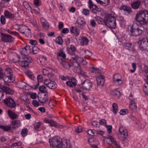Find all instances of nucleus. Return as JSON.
Here are the masks:
<instances>
[{
  "mask_svg": "<svg viewBox=\"0 0 148 148\" xmlns=\"http://www.w3.org/2000/svg\"><path fill=\"white\" fill-rule=\"evenodd\" d=\"M49 142L51 146L57 148H71L70 144L67 143L66 141L62 143V140L59 137L56 136L49 140Z\"/></svg>",
  "mask_w": 148,
  "mask_h": 148,
  "instance_id": "obj_1",
  "label": "nucleus"
},
{
  "mask_svg": "<svg viewBox=\"0 0 148 148\" xmlns=\"http://www.w3.org/2000/svg\"><path fill=\"white\" fill-rule=\"evenodd\" d=\"M135 20L141 25L148 23V11L140 10L136 15Z\"/></svg>",
  "mask_w": 148,
  "mask_h": 148,
  "instance_id": "obj_2",
  "label": "nucleus"
},
{
  "mask_svg": "<svg viewBox=\"0 0 148 148\" xmlns=\"http://www.w3.org/2000/svg\"><path fill=\"white\" fill-rule=\"evenodd\" d=\"M104 23L108 27L115 29L116 27L115 17L110 13L106 14L105 16Z\"/></svg>",
  "mask_w": 148,
  "mask_h": 148,
  "instance_id": "obj_3",
  "label": "nucleus"
},
{
  "mask_svg": "<svg viewBox=\"0 0 148 148\" xmlns=\"http://www.w3.org/2000/svg\"><path fill=\"white\" fill-rule=\"evenodd\" d=\"M145 28L142 25H138L136 23H134L131 27L130 31L131 36H137L144 33Z\"/></svg>",
  "mask_w": 148,
  "mask_h": 148,
  "instance_id": "obj_4",
  "label": "nucleus"
},
{
  "mask_svg": "<svg viewBox=\"0 0 148 148\" xmlns=\"http://www.w3.org/2000/svg\"><path fill=\"white\" fill-rule=\"evenodd\" d=\"M1 40L5 42H11L14 40V38L10 35L0 32Z\"/></svg>",
  "mask_w": 148,
  "mask_h": 148,
  "instance_id": "obj_5",
  "label": "nucleus"
},
{
  "mask_svg": "<svg viewBox=\"0 0 148 148\" xmlns=\"http://www.w3.org/2000/svg\"><path fill=\"white\" fill-rule=\"evenodd\" d=\"M139 46L140 49L141 50L148 51V37L143 38L140 40Z\"/></svg>",
  "mask_w": 148,
  "mask_h": 148,
  "instance_id": "obj_6",
  "label": "nucleus"
},
{
  "mask_svg": "<svg viewBox=\"0 0 148 148\" xmlns=\"http://www.w3.org/2000/svg\"><path fill=\"white\" fill-rule=\"evenodd\" d=\"M4 103L8 106L11 108H15L16 107V104L14 100L11 98H8L4 99L3 100Z\"/></svg>",
  "mask_w": 148,
  "mask_h": 148,
  "instance_id": "obj_7",
  "label": "nucleus"
},
{
  "mask_svg": "<svg viewBox=\"0 0 148 148\" xmlns=\"http://www.w3.org/2000/svg\"><path fill=\"white\" fill-rule=\"evenodd\" d=\"M88 5L90 10L93 13L96 14L98 12L100 11L101 10L96 5L93 4L91 0H89Z\"/></svg>",
  "mask_w": 148,
  "mask_h": 148,
  "instance_id": "obj_8",
  "label": "nucleus"
},
{
  "mask_svg": "<svg viewBox=\"0 0 148 148\" xmlns=\"http://www.w3.org/2000/svg\"><path fill=\"white\" fill-rule=\"evenodd\" d=\"M15 56L16 57L17 59L16 60L15 59L13 58L12 60L13 62H19L20 64L23 67H25L28 66L29 63L27 62L26 60H24L22 61H20L19 59L20 58V56L16 53H15Z\"/></svg>",
  "mask_w": 148,
  "mask_h": 148,
  "instance_id": "obj_9",
  "label": "nucleus"
},
{
  "mask_svg": "<svg viewBox=\"0 0 148 148\" xmlns=\"http://www.w3.org/2000/svg\"><path fill=\"white\" fill-rule=\"evenodd\" d=\"M106 141L107 143L111 144L112 143L115 146L116 148H122L120 145L114 140V139L112 136H109L106 138Z\"/></svg>",
  "mask_w": 148,
  "mask_h": 148,
  "instance_id": "obj_10",
  "label": "nucleus"
},
{
  "mask_svg": "<svg viewBox=\"0 0 148 148\" xmlns=\"http://www.w3.org/2000/svg\"><path fill=\"white\" fill-rule=\"evenodd\" d=\"M48 93L40 94L38 96V100L41 103H45L48 101Z\"/></svg>",
  "mask_w": 148,
  "mask_h": 148,
  "instance_id": "obj_11",
  "label": "nucleus"
},
{
  "mask_svg": "<svg viewBox=\"0 0 148 148\" xmlns=\"http://www.w3.org/2000/svg\"><path fill=\"white\" fill-rule=\"evenodd\" d=\"M82 85L84 89L89 90L92 88V84L89 80L86 79L82 82Z\"/></svg>",
  "mask_w": 148,
  "mask_h": 148,
  "instance_id": "obj_12",
  "label": "nucleus"
},
{
  "mask_svg": "<svg viewBox=\"0 0 148 148\" xmlns=\"http://www.w3.org/2000/svg\"><path fill=\"white\" fill-rule=\"evenodd\" d=\"M44 84L48 88L51 89H55L57 86L55 82L47 79L45 80Z\"/></svg>",
  "mask_w": 148,
  "mask_h": 148,
  "instance_id": "obj_13",
  "label": "nucleus"
},
{
  "mask_svg": "<svg viewBox=\"0 0 148 148\" xmlns=\"http://www.w3.org/2000/svg\"><path fill=\"white\" fill-rule=\"evenodd\" d=\"M119 131L120 134L122 135V137L124 138L123 140H125L127 139L128 136L127 131L122 126L120 125L119 129Z\"/></svg>",
  "mask_w": 148,
  "mask_h": 148,
  "instance_id": "obj_14",
  "label": "nucleus"
},
{
  "mask_svg": "<svg viewBox=\"0 0 148 148\" xmlns=\"http://www.w3.org/2000/svg\"><path fill=\"white\" fill-rule=\"evenodd\" d=\"M73 66H74L73 71L75 72L81 74H83L84 73L78 62L73 63Z\"/></svg>",
  "mask_w": 148,
  "mask_h": 148,
  "instance_id": "obj_15",
  "label": "nucleus"
},
{
  "mask_svg": "<svg viewBox=\"0 0 148 148\" xmlns=\"http://www.w3.org/2000/svg\"><path fill=\"white\" fill-rule=\"evenodd\" d=\"M0 88L7 94L10 95H13L14 94V91L8 87L4 86H2L0 85Z\"/></svg>",
  "mask_w": 148,
  "mask_h": 148,
  "instance_id": "obj_16",
  "label": "nucleus"
},
{
  "mask_svg": "<svg viewBox=\"0 0 148 148\" xmlns=\"http://www.w3.org/2000/svg\"><path fill=\"white\" fill-rule=\"evenodd\" d=\"M123 46L130 51H134L135 50L134 45L131 42H126L123 44Z\"/></svg>",
  "mask_w": 148,
  "mask_h": 148,
  "instance_id": "obj_17",
  "label": "nucleus"
},
{
  "mask_svg": "<svg viewBox=\"0 0 148 148\" xmlns=\"http://www.w3.org/2000/svg\"><path fill=\"white\" fill-rule=\"evenodd\" d=\"M57 58L59 61L60 62L65 60L66 55L65 53L62 50L59 51L57 56Z\"/></svg>",
  "mask_w": 148,
  "mask_h": 148,
  "instance_id": "obj_18",
  "label": "nucleus"
},
{
  "mask_svg": "<svg viewBox=\"0 0 148 148\" xmlns=\"http://www.w3.org/2000/svg\"><path fill=\"white\" fill-rule=\"evenodd\" d=\"M8 112L9 117L12 119H17L18 117V114L10 110H8Z\"/></svg>",
  "mask_w": 148,
  "mask_h": 148,
  "instance_id": "obj_19",
  "label": "nucleus"
},
{
  "mask_svg": "<svg viewBox=\"0 0 148 148\" xmlns=\"http://www.w3.org/2000/svg\"><path fill=\"white\" fill-rule=\"evenodd\" d=\"M96 80L98 85H100L101 86H103L105 79L102 75H100L97 77Z\"/></svg>",
  "mask_w": 148,
  "mask_h": 148,
  "instance_id": "obj_20",
  "label": "nucleus"
},
{
  "mask_svg": "<svg viewBox=\"0 0 148 148\" xmlns=\"http://www.w3.org/2000/svg\"><path fill=\"white\" fill-rule=\"evenodd\" d=\"M2 79L5 82H11L14 80V77L13 76L10 75L6 76L5 74L4 77Z\"/></svg>",
  "mask_w": 148,
  "mask_h": 148,
  "instance_id": "obj_21",
  "label": "nucleus"
},
{
  "mask_svg": "<svg viewBox=\"0 0 148 148\" xmlns=\"http://www.w3.org/2000/svg\"><path fill=\"white\" fill-rule=\"evenodd\" d=\"M4 16L7 18L13 19L14 18V14L10 13L8 11L5 10L4 12Z\"/></svg>",
  "mask_w": 148,
  "mask_h": 148,
  "instance_id": "obj_22",
  "label": "nucleus"
},
{
  "mask_svg": "<svg viewBox=\"0 0 148 148\" xmlns=\"http://www.w3.org/2000/svg\"><path fill=\"white\" fill-rule=\"evenodd\" d=\"M11 125L14 126L12 127V129H15L20 126L21 122L19 120H14L12 121L11 122Z\"/></svg>",
  "mask_w": 148,
  "mask_h": 148,
  "instance_id": "obj_23",
  "label": "nucleus"
},
{
  "mask_svg": "<svg viewBox=\"0 0 148 148\" xmlns=\"http://www.w3.org/2000/svg\"><path fill=\"white\" fill-rule=\"evenodd\" d=\"M120 9L126 11L128 14H130L132 12L131 8L126 5H122L120 7Z\"/></svg>",
  "mask_w": 148,
  "mask_h": 148,
  "instance_id": "obj_24",
  "label": "nucleus"
},
{
  "mask_svg": "<svg viewBox=\"0 0 148 148\" xmlns=\"http://www.w3.org/2000/svg\"><path fill=\"white\" fill-rule=\"evenodd\" d=\"M141 4V2L139 0H137L132 3L131 4L132 7L134 9H137Z\"/></svg>",
  "mask_w": 148,
  "mask_h": 148,
  "instance_id": "obj_25",
  "label": "nucleus"
},
{
  "mask_svg": "<svg viewBox=\"0 0 148 148\" xmlns=\"http://www.w3.org/2000/svg\"><path fill=\"white\" fill-rule=\"evenodd\" d=\"M63 66L65 69H69L71 67V65L69 63L65 60L60 62Z\"/></svg>",
  "mask_w": 148,
  "mask_h": 148,
  "instance_id": "obj_26",
  "label": "nucleus"
},
{
  "mask_svg": "<svg viewBox=\"0 0 148 148\" xmlns=\"http://www.w3.org/2000/svg\"><path fill=\"white\" fill-rule=\"evenodd\" d=\"M77 21L78 25L80 26H84L86 23L84 19L82 17H79L77 20Z\"/></svg>",
  "mask_w": 148,
  "mask_h": 148,
  "instance_id": "obj_27",
  "label": "nucleus"
},
{
  "mask_svg": "<svg viewBox=\"0 0 148 148\" xmlns=\"http://www.w3.org/2000/svg\"><path fill=\"white\" fill-rule=\"evenodd\" d=\"M18 86L19 87V88H25V90L29 89V88L28 87V85L24 82H19L18 84Z\"/></svg>",
  "mask_w": 148,
  "mask_h": 148,
  "instance_id": "obj_28",
  "label": "nucleus"
},
{
  "mask_svg": "<svg viewBox=\"0 0 148 148\" xmlns=\"http://www.w3.org/2000/svg\"><path fill=\"white\" fill-rule=\"evenodd\" d=\"M88 42V40L86 37H82L80 40V44L81 45H86Z\"/></svg>",
  "mask_w": 148,
  "mask_h": 148,
  "instance_id": "obj_29",
  "label": "nucleus"
},
{
  "mask_svg": "<svg viewBox=\"0 0 148 148\" xmlns=\"http://www.w3.org/2000/svg\"><path fill=\"white\" fill-rule=\"evenodd\" d=\"M112 94L113 96L116 98H119L121 96V93L119 91L115 89L112 91Z\"/></svg>",
  "mask_w": 148,
  "mask_h": 148,
  "instance_id": "obj_30",
  "label": "nucleus"
},
{
  "mask_svg": "<svg viewBox=\"0 0 148 148\" xmlns=\"http://www.w3.org/2000/svg\"><path fill=\"white\" fill-rule=\"evenodd\" d=\"M45 121L46 122L49 123L51 126L56 127L57 126L56 122L52 120L45 119Z\"/></svg>",
  "mask_w": 148,
  "mask_h": 148,
  "instance_id": "obj_31",
  "label": "nucleus"
},
{
  "mask_svg": "<svg viewBox=\"0 0 148 148\" xmlns=\"http://www.w3.org/2000/svg\"><path fill=\"white\" fill-rule=\"evenodd\" d=\"M0 128L2 129L4 131L8 132L11 130L12 127L10 125H0Z\"/></svg>",
  "mask_w": 148,
  "mask_h": 148,
  "instance_id": "obj_32",
  "label": "nucleus"
},
{
  "mask_svg": "<svg viewBox=\"0 0 148 148\" xmlns=\"http://www.w3.org/2000/svg\"><path fill=\"white\" fill-rule=\"evenodd\" d=\"M89 69L91 72L94 73L95 74L99 73H101V71L99 69L94 67L90 68Z\"/></svg>",
  "mask_w": 148,
  "mask_h": 148,
  "instance_id": "obj_33",
  "label": "nucleus"
},
{
  "mask_svg": "<svg viewBox=\"0 0 148 148\" xmlns=\"http://www.w3.org/2000/svg\"><path fill=\"white\" fill-rule=\"evenodd\" d=\"M56 43L58 45H62L63 43V40L61 36H58L57 37L55 40Z\"/></svg>",
  "mask_w": 148,
  "mask_h": 148,
  "instance_id": "obj_34",
  "label": "nucleus"
},
{
  "mask_svg": "<svg viewBox=\"0 0 148 148\" xmlns=\"http://www.w3.org/2000/svg\"><path fill=\"white\" fill-rule=\"evenodd\" d=\"M39 90L42 93H48L46 87L44 85L40 86L39 88Z\"/></svg>",
  "mask_w": 148,
  "mask_h": 148,
  "instance_id": "obj_35",
  "label": "nucleus"
},
{
  "mask_svg": "<svg viewBox=\"0 0 148 148\" xmlns=\"http://www.w3.org/2000/svg\"><path fill=\"white\" fill-rule=\"evenodd\" d=\"M134 102L135 101L133 102H131V103L129 105L130 109L134 111L136 110L137 108L136 105Z\"/></svg>",
  "mask_w": 148,
  "mask_h": 148,
  "instance_id": "obj_36",
  "label": "nucleus"
},
{
  "mask_svg": "<svg viewBox=\"0 0 148 148\" xmlns=\"http://www.w3.org/2000/svg\"><path fill=\"white\" fill-rule=\"evenodd\" d=\"M88 134L92 136H95V134L97 133V131L93 130H89L87 131Z\"/></svg>",
  "mask_w": 148,
  "mask_h": 148,
  "instance_id": "obj_37",
  "label": "nucleus"
},
{
  "mask_svg": "<svg viewBox=\"0 0 148 148\" xmlns=\"http://www.w3.org/2000/svg\"><path fill=\"white\" fill-rule=\"evenodd\" d=\"M95 18L99 24H102L104 23V20L99 16L95 17Z\"/></svg>",
  "mask_w": 148,
  "mask_h": 148,
  "instance_id": "obj_38",
  "label": "nucleus"
},
{
  "mask_svg": "<svg viewBox=\"0 0 148 148\" xmlns=\"http://www.w3.org/2000/svg\"><path fill=\"white\" fill-rule=\"evenodd\" d=\"M113 82L116 84L120 85L122 84L123 82L121 78H119L113 80Z\"/></svg>",
  "mask_w": 148,
  "mask_h": 148,
  "instance_id": "obj_39",
  "label": "nucleus"
},
{
  "mask_svg": "<svg viewBox=\"0 0 148 148\" xmlns=\"http://www.w3.org/2000/svg\"><path fill=\"white\" fill-rule=\"evenodd\" d=\"M97 3L103 6H105L109 5L110 3V1H97Z\"/></svg>",
  "mask_w": 148,
  "mask_h": 148,
  "instance_id": "obj_40",
  "label": "nucleus"
},
{
  "mask_svg": "<svg viewBox=\"0 0 148 148\" xmlns=\"http://www.w3.org/2000/svg\"><path fill=\"white\" fill-rule=\"evenodd\" d=\"M70 31L71 33L77 34H78L79 33V32L77 31V28L75 27H72L70 29Z\"/></svg>",
  "mask_w": 148,
  "mask_h": 148,
  "instance_id": "obj_41",
  "label": "nucleus"
},
{
  "mask_svg": "<svg viewBox=\"0 0 148 148\" xmlns=\"http://www.w3.org/2000/svg\"><path fill=\"white\" fill-rule=\"evenodd\" d=\"M113 112L116 114L117 111L118 106L117 104L115 103H114L112 104Z\"/></svg>",
  "mask_w": 148,
  "mask_h": 148,
  "instance_id": "obj_42",
  "label": "nucleus"
},
{
  "mask_svg": "<svg viewBox=\"0 0 148 148\" xmlns=\"http://www.w3.org/2000/svg\"><path fill=\"white\" fill-rule=\"evenodd\" d=\"M32 51L34 54H36L39 52V49L37 46H32Z\"/></svg>",
  "mask_w": 148,
  "mask_h": 148,
  "instance_id": "obj_43",
  "label": "nucleus"
},
{
  "mask_svg": "<svg viewBox=\"0 0 148 148\" xmlns=\"http://www.w3.org/2000/svg\"><path fill=\"white\" fill-rule=\"evenodd\" d=\"M5 75V73L3 69L0 67V80L2 79Z\"/></svg>",
  "mask_w": 148,
  "mask_h": 148,
  "instance_id": "obj_44",
  "label": "nucleus"
},
{
  "mask_svg": "<svg viewBox=\"0 0 148 148\" xmlns=\"http://www.w3.org/2000/svg\"><path fill=\"white\" fill-rule=\"evenodd\" d=\"M23 58L24 59V60H26L27 62L29 63H31L32 61V58L30 57L27 55H26V56H24L23 57Z\"/></svg>",
  "mask_w": 148,
  "mask_h": 148,
  "instance_id": "obj_45",
  "label": "nucleus"
},
{
  "mask_svg": "<svg viewBox=\"0 0 148 148\" xmlns=\"http://www.w3.org/2000/svg\"><path fill=\"white\" fill-rule=\"evenodd\" d=\"M40 126V124L39 122L36 123L34 124V129L36 131H38Z\"/></svg>",
  "mask_w": 148,
  "mask_h": 148,
  "instance_id": "obj_46",
  "label": "nucleus"
},
{
  "mask_svg": "<svg viewBox=\"0 0 148 148\" xmlns=\"http://www.w3.org/2000/svg\"><path fill=\"white\" fill-rule=\"evenodd\" d=\"M88 142L89 143H93L97 144L98 143V140L97 139L94 138H90L88 139Z\"/></svg>",
  "mask_w": 148,
  "mask_h": 148,
  "instance_id": "obj_47",
  "label": "nucleus"
},
{
  "mask_svg": "<svg viewBox=\"0 0 148 148\" xmlns=\"http://www.w3.org/2000/svg\"><path fill=\"white\" fill-rule=\"evenodd\" d=\"M0 21L2 24H5V17L4 15H2L0 17Z\"/></svg>",
  "mask_w": 148,
  "mask_h": 148,
  "instance_id": "obj_48",
  "label": "nucleus"
},
{
  "mask_svg": "<svg viewBox=\"0 0 148 148\" xmlns=\"http://www.w3.org/2000/svg\"><path fill=\"white\" fill-rule=\"evenodd\" d=\"M128 113V111L127 109H122L120 110V114L121 115H124L127 114Z\"/></svg>",
  "mask_w": 148,
  "mask_h": 148,
  "instance_id": "obj_49",
  "label": "nucleus"
},
{
  "mask_svg": "<svg viewBox=\"0 0 148 148\" xmlns=\"http://www.w3.org/2000/svg\"><path fill=\"white\" fill-rule=\"evenodd\" d=\"M89 10L86 9H83L82 11V14L86 16L88 15L89 14Z\"/></svg>",
  "mask_w": 148,
  "mask_h": 148,
  "instance_id": "obj_50",
  "label": "nucleus"
},
{
  "mask_svg": "<svg viewBox=\"0 0 148 148\" xmlns=\"http://www.w3.org/2000/svg\"><path fill=\"white\" fill-rule=\"evenodd\" d=\"M5 71L7 74H9V75L13 76L12 71L10 68H8L6 69Z\"/></svg>",
  "mask_w": 148,
  "mask_h": 148,
  "instance_id": "obj_51",
  "label": "nucleus"
},
{
  "mask_svg": "<svg viewBox=\"0 0 148 148\" xmlns=\"http://www.w3.org/2000/svg\"><path fill=\"white\" fill-rule=\"evenodd\" d=\"M28 51L26 50L25 48H24L22 49V50L21 51V53L24 56H26V54L28 53Z\"/></svg>",
  "mask_w": 148,
  "mask_h": 148,
  "instance_id": "obj_52",
  "label": "nucleus"
},
{
  "mask_svg": "<svg viewBox=\"0 0 148 148\" xmlns=\"http://www.w3.org/2000/svg\"><path fill=\"white\" fill-rule=\"evenodd\" d=\"M27 129H24L21 131V134L24 137L27 134Z\"/></svg>",
  "mask_w": 148,
  "mask_h": 148,
  "instance_id": "obj_53",
  "label": "nucleus"
},
{
  "mask_svg": "<svg viewBox=\"0 0 148 148\" xmlns=\"http://www.w3.org/2000/svg\"><path fill=\"white\" fill-rule=\"evenodd\" d=\"M82 131V127L81 126H79L76 128L75 131L77 133H79Z\"/></svg>",
  "mask_w": 148,
  "mask_h": 148,
  "instance_id": "obj_54",
  "label": "nucleus"
},
{
  "mask_svg": "<svg viewBox=\"0 0 148 148\" xmlns=\"http://www.w3.org/2000/svg\"><path fill=\"white\" fill-rule=\"evenodd\" d=\"M42 72L43 75L44 76H48L49 75V74L48 71L45 69H42Z\"/></svg>",
  "mask_w": 148,
  "mask_h": 148,
  "instance_id": "obj_55",
  "label": "nucleus"
},
{
  "mask_svg": "<svg viewBox=\"0 0 148 148\" xmlns=\"http://www.w3.org/2000/svg\"><path fill=\"white\" fill-rule=\"evenodd\" d=\"M99 123L100 124L106 126V121L104 119H101L99 121Z\"/></svg>",
  "mask_w": 148,
  "mask_h": 148,
  "instance_id": "obj_56",
  "label": "nucleus"
},
{
  "mask_svg": "<svg viewBox=\"0 0 148 148\" xmlns=\"http://www.w3.org/2000/svg\"><path fill=\"white\" fill-rule=\"evenodd\" d=\"M108 130V132L109 134L110 133L112 132V127L111 125H107L106 126Z\"/></svg>",
  "mask_w": 148,
  "mask_h": 148,
  "instance_id": "obj_57",
  "label": "nucleus"
},
{
  "mask_svg": "<svg viewBox=\"0 0 148 148\" xmlns=\"http://www.w3.org/2000/svg\"><path fill=\"white\" fill-rule=\"evenodd\" d=\"M119 20L123 24H125V23L126 21L123 17L121 16H120L119 17Z\"/></svg>",
  "mask_w": 148,
  "mask_h": 148,
  "instance_id": "obj_58",
  "label": "nucleus"
},
{
  "mask_svg": "<svg viewBox=\"0 0 148 148\" xmlns=\"http://www.w3.org/2000/svg\"><path fill=\"white\" fill-rule=\"evenodd\" d=\"M42 25L43 27L46 29H47L49 27L48 23L46 21L42 24Z\"/></svg>",
  "mask_w": 148,
  "mask_h": 148,
  "instance_id": "obj_59",
  "label": "nucleus"
},
{
  "mask_svg": "<svg viewBox=\"0 0 148 148\" xmlns=\"http://www.w3.org/2000/svg\"><path fill=\"white\" fill-rule=\"evenodd\" d=\"M32 103L34 106L36 107H37L39 106L38 102L36 100H34L32 101Z\"/></svg>",
  "mask_w": 148,
  "mask_h": 148,
  "instance_id": "obj_60",
  "label": "nucleus"
},
{
  "mask_svg": "<svg viewBox=\"0 0 148 148\" xmlns=\"http://www.w3.org/2000/svg\"><path fill=\"white\" fill-rule=\"evenodd\" d=\"M72 58L73 59V63H75L76 62H78L77 60H79V61L80 60L79 59H80V58H79V57L78 56H75L74 57H73Z\"/></svg>",
  "mask_w": 148,
  "mask_h": 148,
  "instance_id": "obj_61",
  "label": "nucleus"
},
{
  "mask_svg": "<svg viewBox=\"0 0 148 148\" xmlns=\"http://www.w3.org/2000/svg\"><path fill=\"white\" fill-rule=\"evenodd\" d=\"M25 27V26H22L20 27L18 29L19 32L21 33L24 34L25 32L24 30Z\"/></svg>",
  "mask_w": 148,
  "mask_h": 148,
  "instance_id": "obj_62",
  "label": "nucleus"
},
{
  "mask_svg": "<svg viewBox=\"0 0 148 148\" xmlns=\"http://www.w3.org/2000/svg\"><path fill=\"white\" fill-rule=\"evenodd\" d=\"M29 42L30 44L32 45H37V43L36 40H30Z\"/></svg>",
  "mask_w": 148,
  "mask_h": 148,
  "instance_id": "obj_63",
  "label": "nucleus"
},
{
  "mask_svg": "<svg viewBox=\"0 0 148 148\" xmlns=\"http://www.w3.org/2000/svg\"><path fill=\"white\" fill-rule=\"evenodd\" d=\"M84 88L83 86L80 87L76 89L75 90L77 92H82Z\"/></svg>",
  "mask_w": 148,
  "mask_h": 148,
  "instance_id": "obj_64",
  "label": "nucleus"
}]
</instances>
